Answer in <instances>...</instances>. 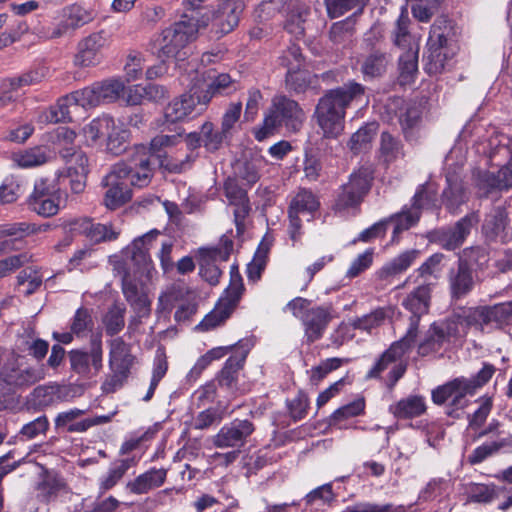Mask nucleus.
Segmentation results:
<instances>
[{
  "label": "nucleus",
  "mask_w": 512,
  "mask_h": 512,
  "mask_svg": "<svg viewBox=\"0 0 512 512\" xmlns=\"http://www.w3.org/2000/svg\"><path fill=\"white\" fill-rule=\"evenodd\" d=\"M121 172L123 170L117 169L113 165L109 173L102 179V185L106 188L103 202L110 210L125 205L132 198V192Z\"/></svg>",
  "instance_id": "4be33fe9"
},
{
  "label": "nucleus",
  "mask_w": 512,
  "mask_h": 512,
  "mask_svg": "<svg viewBox=\"0 0 512 512\" xmlns=\"http://www.w3.org/2000/svg\"><path fill=\"white\" fill-rule=\"evenodd\" d=\"M163 94L161 87L153 84L147 86L133 85L124 88V94L122 95L125 102L128 105H140L144 100H153Z\"/></svg>",
  "instance_id": "09e8293b"
},
{
  "label": "nucleus",
  "mask_w": 512,
  "mask_h": 512,
  "mask_svg": "<svg viewBox=\"0 0 512 512\" xmlns=\"http://www.w3.org/2000/svg\"><path fill=\"white\" fill-rule=\"evenodd\" d=\"M133 361L129 346L121 338L110 342L109 364L112 371L129 373Z\"/></svg>",
  "instance_id": "4c0bfd02"
},
{
  "label": "nucleus",
  "mask_w": 512,
  "mask_h": 512,
  "mask_svg": "<svg viewBox=\"0 0 512 512\" xmlns=\"http://www.w3.org/2000/svg\"><path fill=\"white\" fill-rule=\"evenodd\" d=\"M458 334V325L453 320L433 323L421 338L417 352L425 357L439 352Z\"/></svg>",
  "instance_id": "dca6fc26"
},
{
  "label": "nucleus",
  "mask_w": 512,
  "mask_h": 512,
  "mask_svg": "<svg viewBox=\"0 0 512 512\" xmlns=\"http://www.w3.org/2000/svg\"><path fill=\"white\" fill-rule=\"evenodd\" d=\"M233 170L235 176L248 186L254 185L260 179L256 163L246 157L237 159L233 164Z\"/></svg>",
  "instance_id": "0e129e2a"
},
{
  "label": "nucleus",
  "mask_w": 512,
  "mask_h": 512,
  "mask_svg": "<svg viewBox=\"0 0 512 512\" xmlns=\"http://www.w3.org/2000/svg\"><path fill=\"white\" fill-rule=\"evenodd\" d=\"M421 255L418 249L406 250L385 264L379 270V277L387 279L388 277L395 276L405 272Z\"/></svg>",
  "instance_id": "79ce46f5"
},
{
  "label": "nucleus",
  "mask_w": 512,
  "mask_h": 512,
  "mask_svg": "<svg viewBox=\"0 0 512 512\" xmlns=\"http://www.w3.org/2000/svg\"><path fill=\"white\" fill-rule=\"evenodd\" d=\"M93 12L79 4L64 7L59 13V20L51 29L50 38L57 39L72 36L76 30L90 23Z\"/></svg>",
  "instance_id": "f3484780"
},
{
  "label": "nucleus",
  "mask_w": 512,
  "mask_h": 512,
  "mask_svg": "<svg viewBox=\"0 0 512 512\" xmlns=\"http://www.w3.org/2000/svg\"><path fill=\"white\" fill-rule=\"evenodd\" d=\"M331 312L330 307L315 306L300 316L307 344H312L323 336L332 319Z\"/></svg>",
  "instance_id": "393cba45"
},
{
  "label": "nucleus",
  "mask_w": 512,
  "mask_h": 512,
  "mask_svg": "<svg viewBox=\"0 0 512 512\" xmlns=\"http://www.w3.org/2000/svg\"><path fill=\"white\" fill-rule=\"evenodd\" d=\"M363 85L351 81L330 89L319 98L314 117L325 138L336 139L344 131L346 109L364 95Z\"/></svg>",
  "instance_id": "f03ea898"
},
{
  "label": "nucleus",
  "mask_w": 512,
  "mask_h": 512,
  "mask_svg": "<svg viewBox=\"0 0 512 512\" xmlns=\"http://www.w3.org/2000/svg\"><path fill=\"white\" fill-rule=\"evenodd\" d=\"M53 158L47 146H35L12 154V161L20 168H34L49 162Z\"/></svg>",
  "instance_id": "f704fd0d"
},
{
  "label": "nucleus",
  "mask_w": 512,
  "mask_h": 512,
  "mask_svg": "<svg viewBox=\"0 0 512 512\" xmlns=\"http://www.w3.org/2000/svg\"><path fill=\"white\" fill-rule=\"evenodd\" d=\"M61 199L59 187L48 180L40 179L34 185V190L28 199V205L38 215L51 217L58 213Z\"/></svg>",
  "instance_id": "2eb2a0df"
},
{
  "label": "nucleus",
  "mask_w": 512,
  "mask_h": 512,
  "mask_svg": "<svg viewBox=\"0 0 512 512\" xmlns=\"http://www.w3.org/2000/svg\"><path fill=\"white\" fill-rule=\"evenodd\" d=\"M46 76V70L41 68L39 70L30 71L19 78H14L9 80V91H5L3 95L0 96V108L5 107L8 103L15 101L17 95L15 96L13 92L22 86L32 85L40 82Z\"/></svg>",
  "instance_id": "37998d69"
},
{
  "label": "nucleus",
  "mask_w": 512,
  "mask_h": 512,
  "mask_svg": "<svg viewBox=\"0 0 512 512\" xmlns=\"http://www.w3.org/2000/svg\"><path fill=\"white\" fill-rule=\"evenodd\" d=\"M46 226H35L25 222L7 223L0 225V252L14 249V243L24 237L40 231H45Z\"/></svg>",
  "instance_id": "7c9ffc66"
},
{
  "label": "nucleus",
  "mask_w": 512,
  "mask_h": 512,
  "mask_svg": "<svg viewBox=\"0 0 512 512\" xmlns=\"http://www.w3.org/2000/svg\"><path fill=\"white\" fill-rule=\"evenodd\" d=\"M254 430L252 422L236 419L219 430L213 437V443L218 448H240Z\"/></svg>",
  "instance_id": "b1692460"
},
{
  "label": "nucleus",
  "mask_w": 512,
  "mask_h": 512,
  "mask_svg": "<svg viewBox=\"0 0 512 512\" xmlns=\"http://www.w3.org/2000/svg\"><path fill=\"white\" fill-rule=\"evenodd\" d=\"M305 113L298 102L285 95H276L272 98L268 114L263 125L254 130L258 141H263L273 135L276 128L285 126L288 131L297 132L302 127Z\"/></svg>",
  "instance_id": "20e7f679"
},
{
  "label": "nucleus",
  "mask_w": 512,
  "mask_h": 512,
  "mask_svg": "<svg viewBox=\"0 0 512 512\" xmlns=\"http://www.w3.org/2000/svg\"><path fill=\"white\" fill-rule=\"evenodd\" d=\"M452 26L446 19L435 22L430 31L427 51L424 54V70L429 75H438L450 67L455 51L450 38Z\"/></svg>",
  "instance_id": "0eeeda50"
},
{
  "label": "nucleus",
  "mask_w": 512,
  "mask_h": 512,
  "mask_svg": "<svg viewBox=\"0 0 512 512\" xmlns=\"http://www.w3.org/2000/svg\"><path fill=\"white\" fill-rule=\"evenodd\" d=\"M507 224V212L504 207H494L487 215L483 224L486 235L495 237L505 229Z\"/></svg>",
  "instance_id": "6e6d98bb"
},
{
  "label": "nucleus",
  "mask_w": 512,
  "mask_h": 512,
  "mask_svg": "<svg viewBox=\"0 0 512 512\" xmlns=\"http://www.w3.org/2000/svg\"><path fill=\"white\" fill-rule=\"evenodd\" d=\"M273 243V238L265 235L260 242L252 261L247 266V277L249 281L260 280L267 265L268 254Z\"/></svg>",
  "instance_id": "a19ab883"
},
{
  "label": "nucleus",
  "mask_w": 512,
  "mask_h": 512,
  "mask_svg": "<svg viewBox=\"0 0 512 512\" xmlns=\"http://www.w3.org/2000/svg\"><path fill=\"white\" fill-rule=\"evenodd\" d=\"M129 138V131L113 119V127L106 135L107 149L113 154H119L125 150V144Z\"/></svg>",
  "instance_id": "69168bd1"
},
{
  "label": "nucleus",
  "mask_w": 512,
  "mask_h": 512,
  "mask_svg": "<svg viewBox=\"0 0 512 512\" xmlns=\"http://www.w3.org/2000/svg\"><path fill=\"white\" fill-rule=\"evenodd\" d=\"M134 464L133 459H119L114 461L108 470L98 479V494L104 495L113 489Z\"/></svg>",
  "instance_id": "c9c22d12"
},
{
  "label": "nucleus",
  "mask_w": 512,
  "mask_h": 512,
  "mask_svg": "<svg viewBox=\"0 0 512 512\" xmlns=\"http://www.w3.org/2000/svg\"><path fill=\"white\" fill-rule=\"evenodd\" d=\"M354 29L350 22L339 21L332 24L329 39L336 46H346L352 41Z\"/></svg>",
  "instance_id": "338daca9"
},
{
  "label": "nucleus",
  "mask_w": 512,
  "mask_h": 512,
  "mask_svg": "<svg viewBox=\"0 0 512 512\" xmlns=\"http://www.w3.org/2000/svg\"><path fill=\"white\" fill-rule=\"evenodd\" d=\"M436 202L437 193L434 190L429 189L426 185H421L416 190L411 199V203L408 206L414 212H417L418 216L421 218L422 211L435 207Z\"/></svg>",
  "instance_id": "13d9d810"
},
{
  "label": "nucleus",
  "mask_w": 512,
  "mask_h": 512,
  "mask_svg": "<svg viewBox=\"0 0 512 512\" xmlns=\"http://www.w3.org/2000/svg\"><path fill=\"white\" fill-rule=\"evenodd\" d=\"M190 302L191 293L189 288L183 287L180 284L174 285L170 291L159 298V306L162 310H170L172 307H177L175 319L178 322L189 319L191 314Z\"/></svg>",
  "instance_id": "cd10ccee"
},
{
  "label": "nucleus",
  "mask_w": 512,
  "mask_h": 512,
  "mask_svg": "<svg viewBox=\"0 0 512 512\" xmlns=\"http://www.w3.org/2000/svg\"><path fill=\"white\" fill-rule=\"evenodd\" d=\"M158 235H160L159 230H150L135 238L119 255H113L109 260L114 272L121 277L122 291L126 300L140 315L148 314L150 300L148 295L131 281V276L142 270H148L151 264L150 245Z\"/></svg>",
  "instance_id": "f257e3e1"
},
{
  "label": "nucleus",
  "mask_w": 512,
  "mask_h": 512,
  "mask_svg": "<svg viewBox=\"0 0 512 512\" xmlns=\"http://www.w3.org/2000/svg\"><path fill=\"white\" fill-rule=\"evenodd\" d=\"M74 232L84 234L91 242L100 243L118 238L120 230L112 224L93 223L88 218L74 219L69 223Z\"/></svg>",
  "instance_id": "bb28decb"
},
{
  "label": "nucleus",
  "mask_w": 512,
  "mask_h": 512,
  "mask_svg": "<svg viewBox=\"0 0 512 512\" xmlns=\"http://www.w3.org/2000/svg\"><path fill=\"white\" fill-rule=\"evenodd\" d=\"M114 166L123 170L121 175L127 183L139 188L147 186L154 173L149 151L144 144L135 145L129 157Z\"/></svg>",
  "instance_id": "9b49d317"
},
{
  "label": "nucleus",
  "mask_w": 512,
  "mask_h": 512,
  "mask_svg": "<svg viewBox=\"0 0 512 512\" xmlns=\"http://www.w3.org/2000/svg\"><path fill=\"white\" fill-rule=\"evenodd\" d=\"M246 353L235 354L229 357L221 369L218 381L221 387L232 389L236 386L239 371L243 368Z\"/></svg>",
  "instance_id": "c03bdc74"
},
{
  "label": "nucleus",
  "mask_w": 512,
  "mask_h": 512,
  "mask_svg": "<svg viewBox=\"0 0 512 512\" xmlns=\"http://www.w3.org/2000/svg\"><path fill=\"white\" fill-rule=\"evenodd\" d=\"M102 344L99 337H95L91 342L89 352L83 350H71L69 360L71 369L78 375L90 378L97 375L102 369Z\"/></svg>",
  "instance_id": "6ab92c4d"
},
{
  "label": "nucleus",
  "mask_w": 512,
  "mask_h": 512,
  "mask_svg": "<svg viewBox=\"0 0 512 512\" xmlns=\"http://www.w3.org/2000/svg\"><path fill=\"white\" fill-rule=\"evenodd\" d=\"M392 64V56L380 47H373L361 63V72L364 77H382Z\"/></svg>",
  "instance_id": "2f4dec72"
},
{
  "label": "nucleus",
  "mask_w": 512,
  "mask_h": 512,
  "mask_svg": "<svg viewBox=\"0 0 512 512\" xmlns=\"http://www.w3.org/2000/svg\"><path fill=\"white\" fill-rule=\"evenodd\" d=\"M389 411L398 419H409L421 416L426 411V405L422 396L413 395L391 405Z\"/></svg>",
  "instance_id": "ea45409f"
},
{
  "label": "nucleus",
  "mask_w": 512,
  "mask_h": 512,
  "mask_svg": "<svg viewBox=\"0 0 512 512\" xmlns=\"http://www.w3.org/2000/svg\"><path fill=\"white\" fill-rule=\"evenodd\" d=\"M421 107L413 101L394 96L387 99L384 110L381 113L382 119L390 124L398 122L403 134L408 141H416L417 132L421 122Z\"/></svg>",
  "instance_id": "1a4fd4ad"
},
{
  "label": "nucleus",
  "mask_w": 512,
  "mask_h": 512,
  "mask_svg": "<svg viewBox=\"0 0 512 512\" xmlns=\"http://www.w3.org/2000/svg\"><path fill=\"white\" fill-rule=\"evenodd\" d=\"M436 202L437 193L434 190L429 189L426 185H421L416 190L411 199V203L408 206L414 212H417L418 216L421 218L422 211L435 207Z\"/></svg>",
  "instance_id": "bf43d9fd"
},
{
  "label": "nucleus",
  "mask_w": 512,
  "mask_h": 512,
  "mask_svg": "<svg viewBox=\"0 0 512 512\" xmlns=\"http://www.w3.org/2000/svg\"><path fill=\"white\" fill-rule=\"evenodd\" d=\"M479 222L476 212L470 213L456 222L453 228L436 230L432 232V241L438 243L443 249L453 251L459 248L474 225Z\"/></svg>",
  "instance_id": "aec40b11"
},
{
  "label": "nucleus",
  "mask_w": 512,
  "mask_h": 512,
  "mask_svg": "<svg viewBox=\"0 0 512 512\" xmlns=\"http://www.w3.org/2000/svg\"><path fill=\"white\" fill-rule=\"evenodd\" d=\"M243 10L244 2L221 3L217 10L194 5V32L208 31L220 38L237 27Z\"/></svg>",
  "instance_id": "39448f33"
},
{
  "label": "nucleus",
  "mask_w": 512,
  "mask_h": 512,
  "mask_svg": "<svg viewBox=\"0 0 512 512\" xmlns=\"http://www.w3.org/2000/svg\"><path fill=\"white\" fill-rule=\"evenodd\" d=\"M458 262L472 272L483 271L487 268L489 253L480 246L465 248L460 253Z\"/></svg>",
  "instance_id": "49530a36"
},
{
  "label": "nucleus",
  "mask_w": 512,
  "mask_h": 512,
  "mask_svg": "<svg viewBox=\"0 0 512 512\" xmlns=\"http://www.w3.org/2000/svg\"><path fill=\"white\" fill-rule=\"evenodd\" d=\"M280 9L286 18L284 28L295 37L303 36L310 8L300 0H287Z\"/></svg>",
  "instance_id": "c85d7f7f"
},
{
  "label": "nucleus",
  "mask_w": 512,
  "mask_h": 512,
  "mask_svg": "<svg viewBox=\"0 0 512 512\" xmlns=\"http://www.w3.org/2000/svg\"><path fill=\"white\" fill-rule=\"evenodd\" d=\"M376 133L377 125L375 123L361 127L349 139V149L355 154L367 149Z\"/></svg>",
  "instance_id": "4d7b16f0"
},
{
  "label": "nucleus",
  "mask_w": 512,
  "mask_h": 512,
  "mask_svg": "<svg viewBox=\"0 0 512 512\" xmlns=\"http://www.w3.org/2000/svg\"><path fill=\"white\" fill-rule=\"evenodd\" d=\"M495 371L494 365L484 363L476 375L470 378L457 377L435 388L432 391V400L437 405L448 403L446 414L452 418H460L461 411L469 403L467 395H474L487 384Z\"/></svg>",
  "instance_id": "7ed1b4c3"
},
{
  "label": "nucleus",
  "mask_w": 512,
  "mask_h": 512,
  "mask_svg": "<svg viewBox=\"0 0 512 512\" xmlns=\"http://www.w3.org/2000/svg\"><path fill=\"white\" fill-rule=\"evenodd\" d=\"M100 104V97L94 83L60 98L55 105L40 114L39 121L41 123L72 121L73 114L79 108H94Z\"/></svg>",
  "instance_id": "6e6552de"
},
{
  "label": "nucleus",
  "mask_w": 512,
  "mask_h": 512,
  "mask_svg": "<svg viewBox=\"0 0 512 512\" xmlns=\"http://www.w3.org/2000/svg\"><path fill=\"white\" fill-rule=\"evenodd\" d=\"M192 112V95L185 93L171 101L165 108L164 117L168 123L183 122Z\"/></svg>",
  "instance_id": "a18cd8bd"
},
{
  "label": "nucleus",
  "mask_w": 512,
  "mask_h": 512,
  "mask_svg": "<svg viewBox=\"0 0 512 512\" xmlns=\"http://www.w3.org/2000/svg\"><path fill=\"white\" fill-rule=\"evenodd\" d=\"M166 476L165 469L152 468L127 482L126 489L132 494H146L150 490L160 487L165 482Z\"/></svg>",
  "instance_id": "72a5a7b5"
},
{
  "label": "nucleus",
  "mask_w": 512,
  "mask_h": 512,
  "mask_svg": "<svg viewBox=\"0 0 512 512\" xmlns=\"http://www.w3.org/2000/svg\"><path fill=\"white\" fill-rule=\"evenodd\" d=\"M192 36L191 17L184 13L181 19L172 26L163 29L151 40V50L160 59L175 58L183 61L187 52L185 49Z\"/></svg>",
  "instance_id": "423d86ee"
},
{
  "label": "nucleus",
  "mask_w": 512,
  "mask_h": 512,
  "mask_svg": "<svg viewBox=\"0 0 512 512\" xmlns=\"http://www.w3.org/2000/svg\"><path fill=\"white\" fill-rule=\"evenodd\" d=\"M285 82L287 89L297 94L305 92L311 83L309 73L301 67L287 70Z\"/></svg>",
  "instance_id": "774afa93"
},
{
  "label": "nucleus",
  "mask_w": 512,
  "mask_h": 512,
  "mask_svg": "<svg viewBox=\"0 0 512 512\" xmlns=\"http://www.w3.org/2000/svg\"><path fill=\"white\" fill-rule=\"evenodd\" d=\"M111 127H113V118L111 116L103 114L94 118L84 125L81 130L84 143L88 146L97 144L106 137Z\"/></svg>",
  "instance_id": "58836bf2"
},
{
  "label": "nucleus",
  "mask_w": 512,
  "mask_h": 512,
  "mask_svg": "<svg viewBox=\"0 0 512 512\" xmlns=\"http://www.w3.org/2000/svg\"><path fill=\"white\" fill-rule=\"evenodd\" d=\"M98 96L102 103H112L124 94V83L120 79H107L95 83Z\"/></svg>",
  "instance_id": "5fc2aeb1"
},
{
  "label": "nucleus",
  "mask_w": 512,
  "mask_h": 512,
  "mask_svg": "<svg viewBox=\"0 0 512 512\" xmlns=\"http://www.w3.org/2000/svg\"><path fill=\"white\" fill-rule=\"evenodd\" d=\"M1 379L10 386L20 387L34 384L45 377L43 367L21 369L15 364L5 365L0 373Z\"/></svg>",
  "instance_id": "c756f323"
},
{
  "label": "nucleus",
  "mask_w": 512,
  "mask_h": 512,
  "mask_svg": "<svg viewBox=\"0 0 512 512\" xmlns=\"http://www.w3.org/2000/svg\"><path fill=\"white\" fill-rule=\"evenodd\" d=\"M231 84L232 79L230 75L220 74L210 83L206 84L205 88L197 87L198 90L194 91V94H197V104L200 106L199 109H197V113H203L212 97L215 94L224 93L231 86Z\"/></svg>",
  "instance_id": "e433bc0d"
},
{
  "label": "nucleus",
  "mask_w": 512,
  "mask_h": 512,
  "mask_svg": "<svg viewBox=\"0 0 512 512\" xmlns=\"http://www.w3.org/2000/svg\"><path fill=\"white\" fill-rule=\"evenodd\" d=\"M226 135L223 131H214L211 122H205L198 133L194 132V147L203 145L209 151L217 150Z\"/></svg>",
  "instance_id": "3c124183"
},
{
  "label": "nucleus",
  "mask_w": 512,
  "mask_h": 512,
  "mask_svg": "<svg viewBox=\"0 0 512 512\" xmlns=\"http://www.w3.org/2000/svg\"><path fill=\"white\" fill-rule=\"evenodd\" d=\"M510 447H512V436L490 443H485L473 450V452L468 456V462L472 465L479 464L488 457Z\"/></svg>",
  "instance_id": "864d4df0"
},
{
  "label": "nucleus",
  "mask_w": 512,
  "mask_h": 512,
  "mask_svg": "<svg viewBox=\"0 0 512 512\" xmlns=\"http://www.w3.org/2000/svg\"><path fill=\"white\" fill-rule=\"evenodd\" d=\"M365 411L364 398H358L340 408L330 416L329 425L339 426L346 419L362 415Z\"/></svg>",
  "instance_id": "e2e57ef3"
},
{
  "label": "nucleus",
  "mask_w": 512,
  "mask_h": 512,
  "mask_svg": "<svg viewBox=\"0 0 512 512\" xmlns=\"http://www.w3.org/2000/svg\"><path fill=\"white\" fill-rule=\"evenodd\" d=\"M233 241L229 238H222L219 247L199 249V276L210 286H216L222 275L220 263L226 262L233 250Z\"/></svg>",
  "instance_id": "f8f14e48"
},
{
  "label": "nucleus",
  "mask_w": 512,
  "mask_h": 512,
  "mask_svg": "<svg viewBox=\"0 0 512 512\" xmlns=\"http://www.w3.org/2000/svg\"><path fill=\"white\" fill-rule=\"evenodd\" d=\"M414 328L412 330L407 331L406 334L397 342L393 343L389 349H387L378 361L374 364V366L367 373L366 378H378L380 374L385 371L388 366L392 363H395L398 359H400L409 349H411L414 344Z\"/></svg>",
  "instance_id": "a878e982"
},
{
  "label": "nucleus",
  "mask_w": 512,
  "mask_h": 512,
  "mask_svg": "<svg viewBox=\"0 0 512 512\" xmlns=\"http://www.w3.org/2000/svg\"><path fill=\"white\" fill-rule=\"evenodd\" d=\"M241 275L232 274L229 286L224 290L215 308L196 326V329L207 331L224 323L237 307L244 292Z\"/></svg>",
  "instance_id": "9d476101"
},
{
  "label": "nucleus",
  "mask_w": 512,
  "mask_h": 512,
  "mask_svg": "<svg viewBox=\"0 0 512 512\" xmlns=\"http://www.w3.org/2000/svg\"><path fill=\"white\" fill-rule=\"evenodd\" d=\"M435 286L436 282L423 281L403 301V305L412 313L407 331L412 330V328L415 329V342L418 335L420 317L428 313L431 303V294Z\"/></svg>",
  "instance_id": "412c9836"
},
{
  "label": "nucleus",
  "mask_w": 512,
  "mask_h": 512,
  "mask_svg": "<svg viewBox=\"0 0 512 512\" xmlns=\"http://www.w3.org/2000/svg\"><path fill=\"white\" fill-rule=\"evenodd\" d=\"M39 496L44 501H50L60 492H68L65 480L56 473H45L41 482L37 485Z\"/></svg>",
  "instance_id": "8fccbe9b"
},
{
  "label": "nucleus",
  "mask_w": 512,
  "mask_h": 512,
  "mask_svg": "<svg viewBox=\"0 0 512 512\" xmlns=\"http://www.w3.org/2000/svg\"><path fill=\"white\" fill-rule=\"evenodd\" d=\"M448 283L451 297L460 299L469 294L475 285L473 272L458 262L456 269H451L448 274Z\"/></svg>",
  "instance_id": "473e14b6"
},
{
  "label": "nucleus",
  "mask_w": 512,
  "mask_h": 512,
  "mask_svg": "<svg viewBox=\"0 0 512 512\" xmlns=\"http://www.w3.org/2000/svg\"><path fill=\"white\" fill-rule=\"evenodd\" d=\"M388 223H394L392 240L399 238V235L414 227L420 221L417 212H414L408 205L403 206L400 212L395 213L387 219Z\"/></svg>",
  "instance_id": "603ef678"
},
{
  "label": "nucleus",
  "mask_w": 512,
  "mask_h": 512,
  "mask_svg": "<svg viewBox=\"0 0 512 512\" xmlns=\"http://www.w3.org/2000/svg\"><path fill=\"white\" fill-rule=\"evenodd\" d=\"M110 34L105 30L93 32L82 38L77 45L74 64L79 67L97 65L102 58V51L110 44Z\"/></svg>",
  "instance_id": "a211bd4d"
},
{
  "label": "nucleus",
  "mask_w": 512,
  "mask_h": 512,
  "mask_svg": "<svg viewBox=\"0 0 512 512\" xmlns=\"http://www.w3.org/2000/svg\"><path fill=\"white\" fill-rule=\"evenodd\" d=\"M373 179V170L370 167H361L352 173L349 181L342 185L335 206L344 210L359 205L370 191Z\"/></svg>",
  "instance_id": "ddd939ff"
},
{
  "label": "nucleus",
  "mask_w": 512,
  "mask_h": 512,
  "mask_svg": "<svg viewBox=\"0 0 512 512\" xmlns=\"http://www.w3.org/2000/svg\"><path fill=\"white\" fill-rule=\"evenodd\" d=\"M445 260V255L442 253H435L431 255L427 260L415 271L417 273V277L423 279V281H431V278L434 279L433 282H437L438 278L443 269V261Z\"/></svg>",
  "instance_id": "052dcab7"
},
{
  "label": "nucleus",
  "mask_w": 512,
  "mask_h": 512,
  "mask_svg": "<svg viewBox=\"0 0 512 512\" xmlns=\"http://www.w3.org/2000/svg\"><path fill=\"white\" fill-rule=\"evenodd\" d=\"M319 201L312 191L301 189L292 199L289 211L292 213H313L319 208Z\"/></svg>",
  "instance_id": "680f3d73"
},
{
  "label": "nucleus",
  "mask_w": 512,
  "mask_h": 512,
  "mask_svg": "<svg viewBox=\"0 0 512 512\" xmlns=\"http://www.w3.org/2000/svg\"><path fill=\"white\" fill-rule=\"evenodd\" d=\"M60 154L67 165V177L70 179L72 192L76 194L83 192L89 172L87 155L83 151L72 147H64Z\"/></svg>",
  "instance_id": "5701e85b"
},
{
  "label": "nucleus",
  "mask_w": 512,
  "mask_h": 512,
  "mask_svg": "<svg viewBox=\"0 0 512 512\" xmlns=\"http://www.w3.org/2000/svg\"><path fill=\"white\" fill-rule=\"evenodd\" d=\"M468 325L484 330L486 327L501 329L512 321V300L493 306H482L470 310L465 317Z\"/></svg>",
  "instance_id": "4468645a"
},
{
  "label": "nucleus",
  "mask_w": 512,
  "mask_h": 512,
  "mask_svg": "<svg viewBox=\"0 0 512 512\" xmlns=\"http://www.w3.org/2000/svg\"><path fill=\"white\" fill-rule=\"evenodd\" d=\"M418 72V48L410 47L399 57V83L407 85L414 81Z\"/></svg>",
  "instance_id": "de8ad7c7"
}]
</instances>
